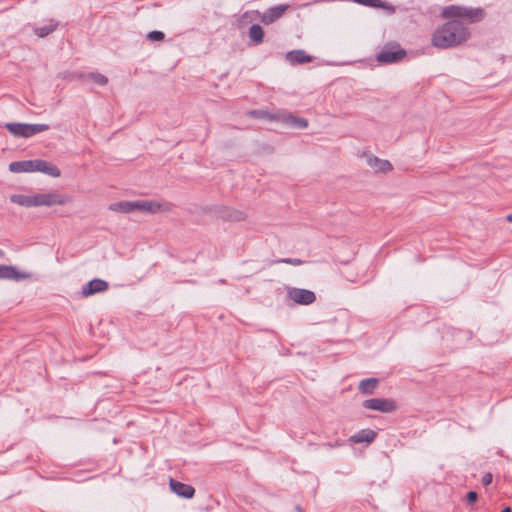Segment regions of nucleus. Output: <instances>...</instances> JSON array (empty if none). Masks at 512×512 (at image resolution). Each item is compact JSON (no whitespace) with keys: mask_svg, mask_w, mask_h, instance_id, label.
Segmentation results:
<instances>
[{"mask_svg":"<svg viewBox=\"0 0 512 512\" xmlns=\"http://www.w3.org/2000/svg\"><path fill=\"white\" fill-rule=\"evenodd\" d=\"M469 37V29L461 21L452 19L436 28L431 43L436 48L449 49L461 45Z\"/></svg>","mask_w":512,"mask_h":512,"instance_id":"f257e3e1","label":"nucleus"},{"mask_svg":"<svg viewBox=\"0 0 512 512\" xmlns=\"http://www.w3.org/2000/svg\"><path fill=\"white\" fill-rule=\"evenodd\" d=\"M443 16L458 20L467 19L470 23H477L484 19L485 11L483 8H472L459 5H450L444 8Z\"/></svg>","mask_w":512,"mask_h":512,"instance_id":"f03ea898","label":"nucleus"},{"mask_svg":"<svg viewBox=\"0 0 512 512\" xmlns=\"http://www.w3.org/2000/svg\"><path fill=\"white\" fill-rule=\"evenodd\" d=\"M6 129L15 137L29 138L50 129L48 124L6 123Z\"/></svg>","mask_w":512,"mask_h":512,"instance_id":"7ed1b4c3","label":"nucleus"},{"mask_svg":"<svg viewBox=\"0 0 512 512\" xmlns=\"http://www.w3.org/2000/svg\"><path fill=\"white\" fill-rule=\"evenodd\" d=\"M406 54V51L398 43L390 42L377 53L376 60L379 63L392 64L402 60Z\"/></svg>","mask_w":512,"mask_h":512,"instance_id":"20e7f679","label":"nucleus"},{"mask_svg":"<svg viewBox=\"0 0 512 512\" xmlns=\"http://www.w3.org/2000/svg\"><path fill=\"white\" fill-rule=\"evenodd\" d=\"M286 300L287 302L292 301L294 304L306 306L316 301V295L308 289L287 287Z\"/></svg>","mask_w":512,"mask_h":512,"instance_id":"39448f33","label":"nucleus"},{"mask_svg":"<svg viewBox=\"0 0 512 512\" xmlns=\"http://www.w3.org/2000/svg\"><path fill=\"white\" fill-rule=\"evenodd\" d=\"M362 406L365 409L375 410L382 413H391L397 409L395 400L390 398H370L364 400Z\"/></svg>","mask_w":512,"mask_h":512,"instance_id":"423d86ee","label":"nucleus"},{"mask_svg":"<svg viewBox=\"0 0 512 512\" xmlns=\"http://www.w3.org/2000/svg\"><path fill=\"white\" fill-rule=\"evenodd\" d=\"M36 196V207L38 206H54L63 205L69 201V197L63 195L57 191L50 193L35 194Z\"/></svg>","mask_w":512,"mask_h":512,"instance_id":"0eeeda50","label":"nucleus"},{"mask_svg":"<svg viewBox=\"0 0 512 512\" xmlns=\"http://www.w3.org/2000/svg\"><path fill=\"white\" fill-rule=\"evenodd\" d=\"M288 8V4L272 6L261 15L260 21L265 25H270L280 19Z\"/></svg>","mask_w":512,"mask_h":512,"instance_id":"6e6552de","label":"nucleus"},{"mask_svg":"<svg viewBox=\"0 0 512 512\" xmlns=\"http://www.w3.org/2000/svg\"><path fill=\"white\" fill-rule=\"evenodd\" d=\"M108 288H109V284L107 281L102 280L100 278H94V279L90 280L89 282H87L82 287L81 295L83 297H89L94 294L104 292V291L108 290Z\"/></svg>","mask_w":512,"mask_h":512,"instance_id":"1a4fd4ad","label":"nucleus"},{"mask_svg":"<svg viewBox=\"0 0 512 512\" xmlns=\"http://www.w3.org/2000/svg\"><path fill=\"white\" fill-rule=\"evenodd\" d=\"M169 487L173 493L185 499H191L195 495V488L192 485L180 482L173 478H170L169 480Z\"/></svg>","mask_w":512,"mask_h":512,"instance_id":"9d476101","label":"nucleus"},{"mask_svg":"<svg viewBox=\"0 0 512 512\" xmlns=\"http://www.w3.org/2000/svg\"><path fill=\"white\" fill-rule=\"evenodd\" d=\"M30 277V274L19 271L12 265H0V279L21 281Z\"/></svg>","mask_w":512,"mask_h":512,"instance_id":"9b49d317","label":"nucleus"},{"mask_svg":"<svg viewBox=\"0 0 512 512\" xmlns=\"http://www.w3.org/2000/svg\"><path fill=\"white\" fill-rule=\"evenodd\" d=\"M35 172H41L54 178L61 175V171L56 165L43 159H35Z\"/></svg>","mask_w":512,"mask_h":512,"instance_id":"f8f14e48","label":"nucleus"},{"mask_svg":"<svg viewBox=\"0 0 512 512\" xmlns=\"http://www.w3.org/2000/svg\"><path fill=\"white\" fill-rule=\"evenodd\" d=\"M285 57L292 65L306 64L312 61V56L301 49L289 51L286 53Z\"/></svg>","mask_w":512,"mask_h":512,"instance_id":"ddd939ff","label":"nucleus"},{"mask_svg":"<svg viewBox=\"0 0 512 512\" xmlns=\"http://www.w3.org/2000/svg\"><path fill=\"white\" fill-rule=\"evenodd\" d=\"M367 164L375 172L387 173L393 169L392 164L388 160L380 159L374 155L367 157Z\"/></svg>","mask_w":512,"mask_h":512,"instance_id":"4468645a","label":"nucleus"},{"mask_svg":"<svg viewBox=\"0 0 512 512\" xmlns=\"http://www.w3.org/2000/svg\"><path fill=\"white\" fill-rule=\"evenodd\" d=\"M280 121L290 127L305 129L308 127V121L305 118L294 116L292 113H281Z\"/></svg>","mask_w":512,"mask_h":512,"instance_id":"2eb2a0df","label":"nucleus"},{"mask_svg":"<svg viewBox=\"0 0 512 512\" xmlns=\"http://www.w3.org/2000/svg\"><path fill=\"white\" fill-rule=\"evenodd\" d=\"M9 171L12 173H31L35 172V159L14 161L9 164Z\"/></svg>","mask_w":512,"mask_h":512,"instance_id":"dca6fc26","label":"nucleus"},{"mask_svg":"<svg viewBox=\"0 0 512 512\" xmlns=\"http://www.w3.org/2000/svg\"><path fill=\"white\" fill-rule=\"evenodd\" d=\"M377 437V432L371 429H362L350 437L353 443H372Z\"/></svg>","mask_w":512,"mask_h":512,"instance_id":"f3484780","label":"nucleus"},{"mask_svg":"<svg viewBox=\"0 0 512 512\" xmlns=\"http://www.w3.org/2000/svg\"><path fill=\"white\" fill-rule=\"evenodd\" d=\"M218 215L227 221H242L245 218V214L242 211L231 209L227 206H222L218 210Z\"/></svg>","mask_w":512,"mask_h":512,"instance_id":"a211bd4d","label":"nucleus"},{"mask_svg":"<svg viewBox=\"0 0 512 512\" xmlns=\"http://www.w3.org/2000/svg\"><path fill=\"white\" fill-rule=\"evenodd\" d=\"M379 385V379L375 377L365 378L360 381L358 390L365 395H372Z\"/></svg>","mask_w":512,"mask_h":512,"instance_id":"6ab92c4d","label":"nucleus"},{"mask_svg":"<svg viewBox=\"0 0 512 512\" xmlns=\"http://www.w3.org/2000/svg\"><path fill=\"white\" fill-rule=\"evenodd\" d=\"M10 201L23 207H36V196L13 194L10 196Z\"/></svg>","mask_w":512,"mask_h":512,"instance_id":"aec40b11","label":"nucleus"},{"mask_svg":"<svg viewBox=\"0 0 512 512\" xmlns=\"http://www.w3.org/2000/svg\"><path fill=\"white\" fill-rule=\"evenodd\" d=\"M137 203L136 201H120L112 203L109 206V209L112 211H117L121 213H130L136 211Z\"/></svg>","mask_w":512,"mask_h":512,"instance_id":"412c9836","label":"nucleus"},{"mask_svg":"<svg viewBox=\"0 0 512 512\" xmlns=\"http://www.w3.org/2000/svg\"><path fill=\"white\" fill-rule=\"evenodd\" d=\"M248 36L254 45H259L264 39V30L259 24H252L249 28Z\"/></svg>","mask_w":512,"mask_h":512,"instance_id":"4be33fe9","label":"nucleus"},{"mask_svg":"<svg viewBox=\"0 0 512 512\" xmlns=\"http://www.w3.org/2000/svg\"><path fill=\"white\" fill-rule=\"evenodd\" d=\"M58 25H59V23L57 21L50 19L48 21V23H46L45 25L40 26V27H35L34 33L38 37L43 38V37L48 36L52 32H54L57 29Z\"/></svg>","mask_w":512,"mask_h":512,"instance_id":"5701e85b","label":"nucleus"},{"mask_svg":"<svg viewBox=\"0 0 512 512\" xmlns=\"http://www.w3.org/2000/svg\"><path fill=\"white\" fill-rule=\"evenodd\" d=\"M280 114L281 113L273 114V113H270L269 111L262 110V109L251 110L248 112V115L253 118L265 119L268 121H280V118H281Z\"/></svg>","mask_w":512,"mask_h":512,"instance_id":"b1692460","label":"nucleus"},{"mask_svg":"<svg viewBox=\"0 0 512 512\" xmlns=\"http://www.w3.org/2000/svg\"><path fill=\"white\" fill-rule=\"evenodd\" d=\"M137 207L136 210L142 211V212H150V213H157L160 211L161 205L155 201H148V200H138L136 201Z\"/></svg>","mask_w":512,"mask_h":512,"instance_id":"393cba45","label":"nucleus"},{"mask_svg":"<svg viewBox=\"0 0 512 512\" xmlns=\"http://www.w3.org/2000/svg\"><path fill=\"white\" fill-rule=\"evenodd\" d=\"M353 2L371 8H384L385 3L382 0H352Z\"/></svg>","mask_w":512,"mask_h":512,"instance_id":"a878e982","label":"nucleus"},{"mask_svg":"<svg viewBox=\"0 0 512 512\" xmlns=\"http://www.w3.org/2000/svg\"><path fill=\"white\" fill-rule=\"evenodd\" d=\"M88 78L100 86H104L108 83V78L98 72H92L88 75Z\"/></svg>","mask_w":512,"mask_h":512,"instance_id":"bb28decb","label":"nucleus"},{"mask_svg":"<svg viewBox=\"0 0 512 512\" xmlns=\"http://www.w3.org/2000/svg\"><path fill=\"white\" fill-rule=\"evenodd\" d=\"M279 263H285L293 266H300L304 263L303 260L298 258H279L275 259L271 262V264H279Z\"/></svg>","mask_w":512,"mask_h":512,"instance_id":"cd10ccee","label":"nucleus"},{"mask_svg":"<svg viewBox=\"0 0 512 512\" xmlns=\"http://www.w3.org/2000/svg\"><path fill=\"white\" fill-rule=\"evenodd\" d=\"M164 38L165 34L159 30H153L147 34V39L150 41H162Z\"/></svg>","mask_w":512,"mask_h":512,"instance_id":"c85d7f7f","label":"nucleus"},{"mask_svg":"<svg viewBox=\"0 0 512 512\" xmlns=\"http://www.w3.org/2000/svg\"><path fill=\"white\" fill-rule=\"evenodd\" d=\"M466 500L469 504H474L477 500H478V494L476 491H469L467 494H466Z\"/></svg>","mask_w":512,"mask_h":512,"instance_id":"c756f323","label":"nucleus"},{"mask_svg":"<svg viewBox=\"0 0 512 512\" xmlns=\"http://www.w3.org/2000/svg\"><path fill=\"white\" fill-rule=\"evenodd\" d=\"M492 479H493L492 474L491 473H486L485 475H483L481 481H482V484L484 486H488V485H490L492 483Z\"/></svg>","mask_w":512,"mask_h":512,"instance_id":"7c9ffc66","label":"nucleus"},{"mask_svg":"<svg viewBox=\"0 0 512 512\" xmlns=\"http://www.w3.org/2000/svg\"><path fill=\"white\" fill-rule=\"evenodd\" d=\"M501 512H512V509L510 506H506L501 510Z\"/></svg>","mask_w":512,"mask_h":512,"instance_id":"2f4dec72","label":"nucleus"},{"mask_svg":"<svg viewBox=\"0 0 512 512\" xmlns=\"http://www.w3.org/2000/svg\"><path fill=\"white\" fill-rule=\"evenodd\" d=\"M506 220H507L508 222H512V213H511V214H508V215L506 216Z\"/></svg>","mask_w":512,"mask_h":512,"instance_id":"473e14b6","label":"nucleus"},{"mask_svg":"<svg viewBox=\"0 0 512 512\" xmlns=\"http://www.w3.org/2000/svg\"><path fill=\"white\" fill-rule=\"evenodd\" d=\"M4 256V251L2 249H0V258H2Z\"/></svg>","mask_w":512,"mask_h":512,"instance_id":"72a5a7b5","label":"nucleus"},{"mask_svg":"<svg viewBox=\"0 0 512 512\" xmlns=\"http://www.w3.org/2000/svg\"><path fill=\"white\" fill-rule=\"evenodd\" d=\"M296 509L298 512H302V508L300 506H297Z\"/></svg>","mask_w":512,"mask_h":512,"instance_id":"f704fd0d","label":"nucleus"}]
</instances>
